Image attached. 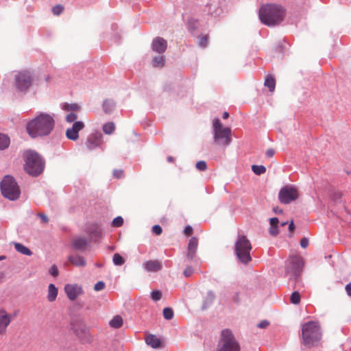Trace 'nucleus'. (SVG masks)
Returning <instances> with one entry per match:
<instances>
[{
    "label": "nucleus",
    "instance_id": "338daca9",
    "mask_svg": "<svg viewBox=\"0 0 351 351\" xmlns=\"http://www.w3.org/2000/svg\"><path fill=\"white\" fill-rule=\"evenodd\" d=\"M114 219L119 220V219H123V218L121 216H118V217H114Z\"/></svg>",
    "mask_w": 351,
    "mask_h": 351
},
{
    "label": "nucleus",
    "instance_id": "603ef678",
    "mask_svg": "<svg viewBox=\"0 0 351 351\" xmlns=\"http://www.w3.org/2000/svg\"><path fill=\"white\" fill-rule=\"evenodd\" d=\"M124 221H112L111 226L114 228H119L123 226Z\"/></svg>",
    "mask_w": 351,
    "mask_h": 351
},
{
    "label": "nucleus",
    "instance_id": "ea45409f",
    "mask_svg": "<svg viewBox=\"0 0 351 351\" xmlns=\"http://www.w3.org/2000/svg\"><path fill=\"white\" fill-rule=\"evenodd\" d=\"M64 10V7L62 5H56V6L53 7L52 12L54 15H59Z\"/></svg>",
    "mask_w": 351,
    "mask_h": 351
},
{
    "label": "nucleus",
    "instance_id": "e2e57ef3",
    "mask_svg": "<svg viewBox=\"0 0 351 351\" xmlns=\"http://www.w3.org/2000/svg\"><path fill=\"white\" fill-rule=\"evenodd\" d=\"M229 117V114L228 112H224L223 114V119H228Z\"/></svg>",
    "mask_w": 351,
    "mask_h": 351
},
{
    "label": "nucleus",
    "instance_id": "bf43d9fd",
    "mask_svg": "<svg viewBox=\"0 0 351 351\" xmlns=\"http://www.w3.org/2000/svg\"><path fill=\"white\" fill-rule=\"evenodd\" d=\"M206 43H207V37L206 36H204V37L201 38V39H200V45L202 46H205Z\"/></svg>",
    "mask_w": 351,
    "mask_h": 351
},
{
    "label": "nucleus",
    "instance_id": "1a4fd4ad",
    "mask_svg": "<svg viewBox=\"0 0 351 351\" xmlns=\"http://www.w3.org/2000/svg\"><path fill=\"white\" fill-rule=\"evenodd\" d=\"M214 139L219 145H227L231 141V130L229 128H223L219 119L213 121Z\"/></svg>",
    "mask_w": 351,
    "mask_h": 351
},
{
    "label": "nucleus",
    "instance_id": "09e8293b",
    "mask_svg": "<svg viewBox=\"0 0 351 351\" xmlns=\"http://www.w3.org/2000/svg\"><path fill=\"white\" fill-rule=\"evenodd\" d=\"M232 301L236 304H239L241 302L239 292H236L232 296Z\"/></svg>",
    "mask_w": 351,
    "mask_h": 351
},
{
    "label": "nucleus",
    "instance_id": "6e6d98bb",
    "mask_svg": "<svg viewBox=\"0 0 351 351\" xmlns=\"http://www.w3.org/2000/svg\"><path fill=\"white\" fill-rule=\"evenodd\" d=\"M345 289L348 295L351 297V282L347 284Z\"/></svg>",
    "mask_w": 351,
    "mask_h": 351
},
{
    "label": "nucleus",
    "instance_id": "8fccbe9b",
    "mask_svg": "<svg viewBox=\"0 0 351 351\" xmlns=\"http://www.w3.org/2000/svg\"><path fill=\"white\" fill-rule=\"evenodd\" d=\"M113 174L116 178L119 179L123 176V171L121 169H115L113 172Z\"/></svg>",
    "mask_w": 351,
    "mask_h": 351
},
{
    "label": "nucleus",
    "instance_id": "20e7f679",
    "mask_svg": "<svg viewBox=\"0 0 351 351\" xmlns=\"http://www.w3.org/2000/svg\"><path fill=\"white\" fill-rule=\"evenodd\" d=\"M251 250L250 240L245 235H239L234 244V254L241 263L247 265L252 261Z\"/></svg>",
    "mask_w": 351,
    "mask_h": 351
},
{
    "label": "nucleus",
    "instance_id": "a18cd8bd",
    "mask_svg": "<svg viewBox=\"0 0 351 351\" xmlns=\"http://www.w3.org/2000/svg\"><path fill=\"white\" fill-rule=\"evenodd\" d=\"M185 277H190L193 274V269L191 266H187L183 272Z\"/></svg>",
    "mask_w": 351,
    "mask_h": 351
},
{
    "label": "nucleus",
    "instance_id": "79ce46f5",
    "mask_svg": "<svg viewBox=\"0 0 351 351\" xmlns=\"http://www.w3.org/2000/svg\"><path fill=\"white\" fill-rule=\"evenodd\" d=\"M195 167L199 171H205L207 169L206 162L204 160L198 161L196 163Z\"/></svg>",
    "mask_w": 351,
    "mask_h": 351
},
{
    "label": "nucleus",
    "instance_id": "f704fd0d",
    "mask_svg": "<svg viewBox=\"0 0 351 351\" xmlns=\"http://www.w3.org/2000/svg\"><path fill=\"white\" fill-rule=\"evenodd\" d=\"M252 170L256 175L260 176L265 173L266 168L263 165H254L252 166Z\"/></svg>",
    "mask_w": 351,
    "mask_h": 351
},
{
    "label": "nucleus",
    "instance_id": "393cba45",
    "mask_svg": "<svg viewBox=\"0 0 351 351\" xmlns=\"http://www.w3.org/2000/svg\"><path fill=\"white\" fill-rule=\"evenodd\" d=\"M58 295V289L53 284H49L48 287L47 300L49 302H53L56 300Z\"/></svg>",
    "mask_w": 351,
    "mask_h": 351
},
{
    "label": "nucleus",
    "instance_id": "c85d7f7f",
    "mask_svg": "<svg viewBox=\"0 0 351 351\" xmlns=\"http://www.w3.org/2000/svg\"><path fill=\"white\" fill-rule=\"evenodd\" d=\"M265 86L269 88L270 92H274L276 87L274 78L271 75L267 76L265 81Z\"/></svg>",
    "mask_w": 351,
    "mask_h": 351
},
{
    "label": "nucleus",
    "instance_id": "13d9d810",
    "mask_svg": "<svg viewBox=\"0 0 351 351\" xmlns=\"http://www.w3.org/2000/svg\"><path fill=\"white\" fill-rule=\"evenodd\" d=\"M274 150L272 149H269L267 152H266V155L269 157H272L274 155Z\"/></svg>",
    "mask_w": 351,
    "mask_h": 351
},
{
    "label": "nucleus",
    "instance_id": "473e14b6",
    "mask_svg": "<svg viewBox=\"0 0 351 351\" xmlns=\"http://www.w3.org/2000/svg\"><path fill=\"white\" fill-rule=\"evenodd\" d=\"M165 62L164 56H156L152 60V64L154 67H162L165 65Z\"/></svg>",
    "mask_w": 351,
    "mask_h": 351
},
{
    "label": "nucleus",
    "instance_id": "412c9836",
    "mask_svg": "<svg viewBox=\"0 0 351 351\" xmlns=\"http://www.w3.org/2000/svg\"><path fill=\"white\" fill-rule=\"evenodd\" d=\"M71 245L75 250L84 251L88 246V241L83 237H75L73 239Z\"/></svg>",
    "mask_w": 351,
    "mask_h": 351
},
{
    "label": "nucleus",
    "instance_id": "f3484780",
    "mask_svg": "<svg viewBox=\"0 0 351 351\" xmlns=\"http://www.w3.org/2000/svg\"><path fill=\"white\" fill-rule=\"evenodd\" d=\"M85 231L95 241L102 237V230L96 223L90 224L86 228Z\"/></svg>",
    "mask_w": 351,
    "mask_h": 351
},
{
    "label": "nucleus",
    "instance_id": "9d476101",
    "mask_svg": "<svg viewBox=\"0 0 351 351\" xmlns=\"http://www.w3.org/2000/svg\"><path fill=\"white\" fill-rule=\"evenodd\" d=\"M71 330L77 337L82 343H91L93 337L90 333L88 328L82 324H71Z\"/></svg>",
    "mask_w": 351,
    "mask_h": 351
},
{
    "label": "nucleus",
    "instance_id": "37998d69",
    "mask_svg": "<svg viewBox=\"0 0 351 351\" xmlns=\"http://www.w3.org/2000/svg\"><path fill=\"white\" fill-rule=\"evenodd\" d=\"M105 288V283L103 281H98L94 286V290L96 291H101Z\"/></svg>",
    "mask_w": 351,
    "mask_h": 351
},
{
    "label": "nucleus",
    "instance_id": "a211bd4d",
    "mask_svg": "<svg viewBox=\"0 0 351 351\" xmlns=\"http://www.w3.org/2000/svg\"><path fill=\"white\" fill-rule=\"evenodd\" d=\"M167 47V41L162 38L158 37L152 42V49L158 53H164L166 51Z\"/></svg>",
    "mask_w": 351,
    "mask_h": 351
},
{
    "label": "nucleus",
    "instance_id": "4c0bfd02",
    "mask_svg": "<svg viewBox=\"0 0 351 351\" xmlns=\"http://www.w3.org/2000/svg\"><path fill=\"white\" fill-rule=\"evenodd\" d=\"M162 298V292L159 290H154V291H152V293H151V298L154 300V301H158L161 299Z\"/></svg>",
    "mask_w": 351,
    "mask_h": 351
},
{
    "label": "nucleus",
    "instance_id": "6e6552de",
    "mask_svg": "<svg viewBox=\"0 0 351 351\" xmlns=\"http://www.w3.org/2000/svg\"><path fill=\"white\" fill-rule=\"evenodd\" d=\"M304 267L302 259L297 256H291L287 262L285 267V273L290 275V279L294 278L295 282L299 281L300 275Z\"/></svg>",
    "mask_w": 351,
    "mask_h": 351
},
{
    "label": "nucleus",
    "instance_id": "774afa93",
    "mask_svg": "<svg viewBox=\"0 0 351 351\" xmlns=\"http://www.w3.org/2000/svg\"><path fill=\"white\" fill-rule=\"evenodd\" d=\"M5 258V256H0V261L4 260Z\"/></svg>",
    "mask_w": 351,
    "mask_h": 351
},
{
    "label": "nucleus",
    "instance_id": "58836bf2",
    "mask_svg": "<svg viewBox=\"0 0 351 351\" xmlns=\"http://www.w3.org/2000/svg\"><path fill=\"white\" fill-rule=\"evenodd\" d=\"M62 108L64 110L76 111V110H79V106L76 104H65L63 105Z\"/></svg>",
    "mask_w": 351,
    "mask_h": 351
},
{
    "label": "nucleus",
    "instance_id": "5701e85b",
    "mask_svg": "<svg viewBox=\"0 0 351 351\" xmlns=\"http://www.w3.org/2000/svg\"><path fill=\"white\" fill-rule=\"evenodd\" d=\"M146 343L153 348H158L160 346L161 341L154 335H149L145 339Z\"/></svg>",
    "mask_w": 351,
    "mask_h": 351
},
{
    "label": "nucleus",
    "instance_id": "b1692460",
    "mask_svg": "<svg viewBox=\"0 0 351 351\" xmlns=\"http://www.w3.org/2000/svg\"><path fill=\"white\" fill-rule=\"evenodd\" d=\"M215 299V294L213 291H208L207 292L206 296L203 301L202 308L203 310L206 309L209 306H210Z\"/></svg>",
    "mask_w": 351,
    "mask_h": 351
},
{
    "label": "nucleus",
    "instance_id": "680f3d73",
    "mask_svg": "<svg viewBox=\"0 0 351 351\" xmlns=\"http://www.w3.org/2000/svg\"><path fill=\"white\" fill-rule=\"evenodd\" d=\"M38 215L40 216L41 219H43V220L47 219V216L45 214L40 213Z\"/></svg>",
    "mask_w": 351,
    "mask_h": 351
},
{
    "label": "nucleus",
    "instance_id": "9b49d317",
    "mask_svg": "<svg viewBox=\"0 0 351 351\" xmlns=\"http://www.w3.org/2000/svg\"><path fill=\"white\" fill-rule=\"evenodd\" d=\"M298 197V190L292 186H285L282 187L278 193L279 201L282 204H289L295 201Z\"/></svg>",
    "mask_w": 351,
    "mask_h": 351
},
{
    "label": "nucleus",
    "instance_id": "2eb2a0df",
    "mask_svg": "<svg viewBox=\"0 0 351 351\" xmlns=\"http://www.w3.org/2000/svg\"><path fill=\"white\" fill-rule=\"evenodd\" d=\"M64 291L68 298L72 301L75 300L78 295L83 293L82 287L77 285L67 284L64 287Z\"/></svg>",
    "mask_w": 351,
    "mask_h": 351
},
{
    "label": "nucleus",
    "instance_id": "5fc2aeb1",
    "mask_svg": "<svg viewBox=\"0 0 351 351\" xmlns=\"http://www.w3.org/2000/svg\"><path fill=\"white\" fill-rule=\"evenodd\" d=\"M341 198V193L340 192H335L332 195V199L335 202H338Z\"/></svg>",
    "mask_w": 351,
    "mask_h": 351
},
{
    "label": "nucleus",
    "instance_id": "f8f14e48",
    "mask_svg": "<svg viewBox=\"0 0 351 351\" xmlns=\"http://www.w3.org/2000/svg\"><path fill=\"white\" fill-rule=\"evenodd\" d=\"M32 76L29 71H23L15 75V84L20 90H27L32 83Z\"/></svg>",
    "mask_w": 351,
    "mask_h": 351
},
{
    "label": "nucleus",
    "instance_id": "864d4df0",
    "mask_svg": "<svg viewBox=\"0 0 351 351\" xmlns=\"http://www.w3.org/2000/svg\"><path fill=\"white\" fill-rule=\"evenodd\" d=\"M184 233L187 236H190L193 233V228L189 225L186 226L184 230Z\"/></svg>",
    "mask_w": 351,
    "mask_h": 351
},
{
    "label": "nucleus",
    "instance_id": "2f4dec72",
    "mask_svg": "<svg viewBox=\"0 0 351 351\" xmlns=\"http://www.w3.org/2000/svg\"><path fill=\"white\" fill-rule=\"evenodd\" d=\"M115 130V125L113 122H108L103 126V132L106 134H111Z\"/></svg>",
    "mask_w": 351,
    "mask_h": 351
},
{
    "label": "nucleus",
    "instance_id": "aec40b11",
    "mask_svg": "<svg viewBox=\"0 0 351 351\" xmlns=\"http://www.w3.org/2000/svg\"><path fill=\"white\" fill-rule=\"evenodd\" d=\"M11 322V316L4 310H0V334L3 333Z\"/></svg>",
    "mask_w": 351,
    "mask_h": 351
},
{
    "label": "nucleus",
    "instance_id": "e433bc0d",
    "mask_svg": "<svg viewBox=\"0 0 351 351\" xmlns=\"http://www.w3.org/2000/svg\"><path fill=\"white\" fill-rule=\"evenodd\" d=\"M162 313H163L164 318L167 320L171 319L173 317V315H174L173 309L170 307L165 308L163 309Z\"/></svg>",
    "mask_w": 351,
    "mask_h": 351
},
{
    "label": "nucleus",
    "instance_id": "0e129e2a",
    "mask_svg": "<svg viewBox=\"0 0 351 351\" xmlns=\"http://www.w3.org/2000/svg\"><path fill=\"white\" fill-rule=\"evenodd\" d=\"M167 161L169 162H173L174 161V158L172 156H168L167 157Z\"/></svg>",
    "mask_w": 351,
    "mask_h": 351
},
{
    "label": "nucleus",
    "instance_id": "c03bdc74",
    "mask_svg": "<svg viewBox=\"0 0 351 351\" xmlns=\"http://www.w3.org/2000/svg\"><path fill=\"white\" fill-rule=\"evenodd\" d=\"M152 231L154 234L156 235H160L162 232V229L160 226L154 225L152 226Z\"/></svg>",
    "mask_w": 351,
    "mask_h": 351
},
{
    "label": "nucleus",
    "instance_id": "6ab92c4d",
    "mask_svg": "<svg viewBox=\"0 0 351 351\" xmlns=\"http://www.w3.org/2000/svg\"><path fill=\"white\" fill-rule=\"evenodd\" d=\"M143 267L146 271L151 272L158 271L162 267L161 263L157 260L146 261L143 264Z\"/></svg>",
    "mask_w": 351,
    "mask_h": 351
},
{
    "label": "nucleus",
    "instance_id": "de8ad7c7",
    "mask_svg": "<svg viewBox=\"0 0 351 351\" xmlns=\"http://www.w3.org/2000/svg\"><path fill=\"white\" fill-rule=\"evenodd\" d=\"M309 244V242H308V238L306 237H303L301 240H300V246L305 249L308 247Z\"/></svg>",
    "mask_w": 351,
    "mask_h": 351
},
{
    "label": "nucleus",
    "instance_id": "49530a36",
    "mask_svg": "<svg viewBox=\"0 0 351 351\" xmlns=\"http://www.w3.org/2000/svg\"><path fill=\"white\" fill-rule=\"evenodd\" d=\"M49 273L51 276H53L54 277L58 276L59 272H58V267L56 265H53L51 266V267L49 269Z\"/></svg>",
    "mask_w": 351,
    "mask_h": 351
},
{
    "label": "nucleus",
    "instance_id": "ddd939ff",
    "mask_svg": "<svg viewBox=\"0 0 351 351\" xmlns=\"http://www.w3.org/2000/svg\"><path fill=\"white\" fill-rule=\"evenodd\" d=\"M102 143V135L99 132H95L88 136L86 146L88 150H93L100 147Z\"/></svg>",
    "mask_w": 351,
    "mask_h": 351
},
{
    "label": "nucleus",
    "instance_id": "7ed1b4c3",
    "mask_svg": "<svg viewBox=\"0 0 351 351\" xmlns=\"http://www.w3.org/2000/svg\"><path fill=\"white\" fill-rule=\"evenodd\" d=\"M285 10L280 5L267 4L261 8L259 18L263 23L274 26L280 23L285 18Z\"/></svg>",
    "mask_w": 351,
    "mask_h": 351
},
{
    "label": "nucleus",
    "instance_id": "bb28decb",
    "mask_svg": "<svg viewBox=\"0 0 351 351\" xmlns=\"http://www.w3.org/2000/svg\"><path fill=\"white\" fill-rule=\"evenodd\" d=\"M14 247L17 252L21 253L22 254L27 256H31L32 254V251L28 247H27L26 246L21 243H15Z\"/></svg>",
    "mask_w": 351,
    "mask_h": 351
},
{
    "label": "nucleus",
    "instance_id": "69168bd1",
    "mask_svg": "<svg viewBox=\"0 0 351 351\" xmlns=\"http://www.w3.org/2000/svg\"><path fill=\"white\" fill-rule=\"evenodd\" d=\"M289 221H282L280 223V226H285L288 223Z\"/></svg>",
    "mask_w": 351,
    "mask_h": 351
},
{
    "label": "nucleus",
    "instance_id": "7c9ffc66",
    "mask_svg": "<svg viewBox=\"0 0 351 351\" xmlns=\"http://www.w3.org/2000/svg\"><path fill=\"white\" fill-rule=\"evenodd\" d=\"M114 106V104L111 99H106L103 103V109L106 113L111 112Z\"/></svg>",
    "mask_w": 351,
    "mask_h": 351
},
{
    "label": "nucleus",
    "instance_id": "a19ab883",
    "mask_svg": "<svg viewBox=\"0 0 351 351\" xmlns=\"http://www.w3.org/2000/svg\"><path fill=\"white\" fill-rule=\"evenodd\" d=\"M65 119L66 122L72 123L77 119V116L75 112H71L66 115Z\"/></svg>",
    "mask_w": 351,
    "mask_h": 351
},
{
    "label": "nucleus",
    "instance_id": "39448f33",
    "mask_svg": "<svg viewBox=\"0 0 351 351\" xmlns=\"http://www.w3.org/2000/svg\"><path fill=\"white\" fill-rule=\"evenodd\" d=\"M0 187L3 197L10 200H16L20 196L19 186L15 180L10 176H5L3 178L0 184Z\"/></svg>",
    "mask_w": 351,
    "mask_h": 351
},
{
    "label": "nucleus",
    "instance_id": "3c124183",
    "mask_svg": "<svg viewBox=\"0 0 351 351\" xmlns=\"http://www.w3.org/2000/svg\"><path fill=\"white\" fill-rule=\"evenodd\" d=\"M269 325V322L267 320L261 321L257 326L260 328H266Z\"/></svg>",
    "mask_w": 351,
    "mask_h": 351
},
{
    "label": "nucleus",
    "instance_id": "4be33fe9",
    "mask_svg": "<svg viewBox=\"0 0 351 351\" xmlns=\"http://www.w3.org/2000/svg\"><path fill=\"white\" fill-rule=\"evenodd\" d=\"M68 261L75 267H84L86 265L84 258L80 255H70Z\"/></svg>",
    "mask_w": 351,
    "mask_h": 351
},
{
    "label": "nucleus",
    "instance_id": "72a5a7b5",
    "mask_svg": "<svg viewBox=\"0 0 351 351\" xmlns=\"http://www.w3.org/2000/svg\"><path fill=\"white\" fill-rule=\"evenodd\" d=\"M112 262L116 266H121L124 264L125 259L118 253L114 254Z\"/></svg>",
    "mask_w": 351,
    "mask_h": 351
},
{
    "label": "nucleus",
    "instance_id": "a878e982",
    "mask_svg": "<svg viewBox=\"0 0 351 351\" xmlns=\"http://www.w3.org/2000/svg\"><path fill=\"white\" fill-rule=\"evenodd\" d=\"M123 324L122 317L120 315H115L110 321L109 325L111 328L118 329L120 328Z\"/></svg>",
    "mask_w": 351,
    "mask_h": 351
},
{
    "label": "nucleus",
    "instance_id": "dca6fc26",
    "mask_svg": "<svg viewBox=\"0 0 351 351\" xmlns=\"http://www.w3.org/2000/svg\"><path fill=\"white\" fill-rule=\"evenodd\" d=\"M198 247V239L195 237H193L190 239L188 245L187 251L186 254V258L188 261H193L196 256L197 250Z\"/></svg>",
    "mask_w": 351,
    "mask_h": 351
},
{
    "label": "nucleus",
    "instance_id": "c756f323",
    "mask_svg": "<svg viewBox=\"0 0 351 351\" xmlns=\"http://www.w3.org/2000/svg\"><path fill=\"white\" fill-rule=\"evenodd\" d=\"M10 145L9 137L3 134L0 133V150L7 148Z\"/></svg>",
    "mask_w": 351,
    "mask_h": 351
},
{
    "label": "nucleus",
    "instance_id": "cd10ccee",
    "mask_svg": "<svg viewBox=\"0 0 351 351\" xmlns=\"http://www.w3.org/2000/svg\"><path fill=\"white\" fill-rule=\"evenodd\" d=\"M270 227L269 229V234L273 237H276L279 234V222L280 221H269Z\"/></svg>",
    "mask_w": 351,
    "mask_h": 351
},
{
    "label": "nucleus",
    "instance_id": "423d86ee",
    "mask_svg": "<svg viewBox=\"0 0 351 351\" xmlns=\"http://www.w3.org/2000/svg\"><path fill=\"white\" fill-rule=\"evenodd\" d=\"M43 169L44 162L36 153H26L25 170L28 174L36 176L43 172Z\"/></svg>",
    "mask_w": 351,
    "mask_h": 351
},
{
    "label": "nucleus",
    "instance_id": "0eeeda50",
    "mask_svg": "<svg viewBox=\"0 0 351 351\" xmlns=\"http://www.w3.org/2000/svg\"><path fill=\"white\" fill-rule=\"evenodd\" d=\"M219 346V351H241L240 345L230 329L221 330Z\"/></svg>",
    "mask_w": 351,
    "mask_h": 351
},
{
    "label": "nucleus",
    "instance_id": "4468645a",
    "mask_svg": "<svg viewBox=\"0 0 351 351\" xmlns=\"http://www.w3.org/2000/svg\"><path fill=\"white\" fill-rule=\"evenodd\" d=\"M84 128V123L82 121H75L72 127L68 128L66 131V136L71 141H76L79 138L78 132Z\"/></svg>",
    "mask_w": 351,
    "mask_h": 351
},
{
    "label": "nucleus",
    "instance_id": "f03ea898",
    "mask_svg": "<svg viewBox=\"0 0 351 351\" xmlns=\"http://www.w3.org/2000/svg\"><path fill=\"white\" fill-rule=\"evenodd\" d=\"M300 343L306 348L317 346L322 339V332L319 322L308 321L302 325Z\"/></svg>",
    "mask_w": 351,
    "mask_h": 351
},
{
    "label": "nucleus",
    "instance_id": "c9c22d12",
    "mask_svg": "<svg viewBox=\"0 0 351 351\" xmlns=\"http://www.w3.org/2000/svg\"><path fill=\"white\" fill-rule=\"evenodd\" d=\"M290 302L293 304H298L300 302V294L298 291H293L290 297Z\"/></svg>",
    "mask_w": 351,
    "mask_h": 351
},
{
    "label": "nucleus",
    "instance_id": "4d7b16f0",
    "mask_svg": "<svg viewBox=\"0 0 351 351\" xmlns=\"http://www.w3.org/2000/svg\"><path fill=\"white\" fill-rule=\"evenodd\" d=\"M294 229H295L294 221H290V223L289 224V232H293Z\"/></svg>",
    "mask_w": 351,
    "mask_h": 351
},
{
    "label": "nucleus",
    "instance_id": "f257e3e1",
    "mask_svg": "<svg viewBox=\"0 0 351 351\" xmlns=\"http://www.w3.org/2000/svg\"><path fill=\"white\" fill-rule=\"evenodd\" d=\"M54 126L53 117L41 112L27 123L26 130L32 138L43 137L49 135Z\"/></svg>",
    "mask_w": 351,
    "mask_h": 351
},
{
    "label": "nucleus",
    "instance_id": "052dcab7",
    "mask_svg": "<svg viewBox=\"0 0 351 351\" xmlns=\"http://www.w3.org/2000/svg\"><path fill=\"white\" fill-rule=\"evenodd\" d=\"M274 213H276V214H280V213H282V209H280V208H278V207L274 208Z\"/></svg>",
    "mask_w": 351,
    "mask_h": 351
}]
</instances>
